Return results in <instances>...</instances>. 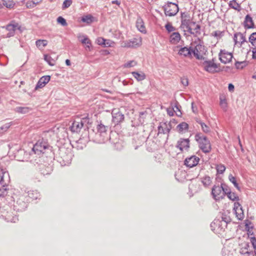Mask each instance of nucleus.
Masks as SVG:
<instances>
[{
  "label": "nucleus",
  "mask_w": 256,
  "mask_h": 256,
  "mask_svg": "<svg viewBox=\"0 0 256 256\" xmlns=\"http://www.w3.org/2000/svg\"><path fill=\"white\" fill-rule=\"evenodd\" d=\"M195 140L198 143L200 149L204 153H208L212 150L211 144L208 138L200 133L195 135Z\"/></svg>",
  "instance_id": "nucleus-1"
},
{
  "label": "nucleus",
  "mask_w": 256,
  "mask_h": 256,
  "mask_svg": "<svg viewBox=\"0 0 256 256\" xmlns=\"http://www.w3.org/2000/svg\"><path fill=\"white\" fill-rule=\"evenodd\" d=\"M120 45L122 48H137L142 45V38L136 36L128 40L120 41Z\"/></svg>",
  "instance_id": "nucleus-2"
},
{
  "label": "nucleus",
  "mask_w": 256,
  "mask_h": 256,
  "mask_svg": "<svg viewBox=\"0 0 256 256\" xmlns=\"http://www.w3.org/2000/svg\"><path fill=\"white\" fill-rule=\"evenodd\" d=\"M163 8L166 15L169 16H175L179 10L178 4L172 2H168Z\"/></svg>",
  "instance_id": "nucleus-3"
},
{
  "label": "nucleus",
  "mask_w": 256,
  "mask_h": 256,
  "mask_svg": "<svg viewBox=\"0 0 256 256\" xmlns=\"http://www.w3.org/2000/svg\"><path fill=\"white\" fill-rule=\"evenodd\" d=\"M28 206V200L24 196H20L14 204V210L18 212H22L26 209Z\"/></svg>",
  "instance_id": "nucleus-4"
},
{
  "label": "nucleus",
  "mask_w": 256,
  "mask_h": 256,
  "mask_svg": "<svg viewBox=\"0 0 256 256\" xmlns=\"http://www.w3.org/2000/svg\"><path fill=\"white\" fill-rule=\"evenodd\" d=\"M108 126L100 124L97 126L98 133L96 134L97 136H100V138L99 140L100 142H104L108 138L107 134Z\"/></svg>",
  "instance_id": "nucleus-5"
},
{
  "label": "nucleus",
  "mask_w": 256,
  "mask_h": 256,
  "mask_svg": "<svg viewBox=\"0 0 256 256\" xmlns=\"http://www.w3.org/2000/svg\"><path fill=\"white\" fill-rule=\"evenodd\" d=\"M222 184L220 186L214 185L212 189V194L216 200H219L224 198V193L222 192Z\"/></svg>",
  "instance_id": "nucleus-6"
},
{
  "label": "nucleus",
  "mask_w": 256,
  "mask_h": 256,
  "mask_svg": "<svg viewBox=\"0 0 256 256\" xmlns=\"http://www.w3.org/2000/svg\"><path fill=\"white\" fill-rule=\"evenodd\" d=\"M48 146L45 142H38L32 148V150L34 154L40 155L44 154L46 150L48 149Z\"/></svg>",
  "instance_id": "nucleus-7"
},
{
  "label": "nucleus",
  "mask_w": 256,
  "mask_h": 256,
  "mask_svg": "<svg viewBox=\"0 0 256 256\" xmlns=\"http://www.w3.org/2000/svg\"><path fill=\"white\" fill-rule=\"evenodd\" d=\"M204 53V46L202 45H197L194 48H192V55L193 54L198 60L203 59Z\"/></svg>",
  "instance_id": "nucleus-8"
},
{
  "label": "nucleus",
  "mask_w": 256,
  "mask_h": 256,
  "mask_svg": "<svg viewBox=\"0 0 256 256\" xmlns=\"http://www.w3.org/2000/svg\"><path fill=\"white\" fill-rule=\"evenodd\" d=\"M112 122L114 123L115 124H118L124 120V115L118 110H113L112 112Z\"/></svg>",
  "instance_id": "nucleus-9"
},
{
  "label": "nucleus",
  "mask_w": 256,
  "mask_h": 256,
  "mask_svg": "<svg viewBox=\"0 0 256 256\" xmlns=\"http://www.w3.org/2000/svg\"><path fill=\"white\" fill-rule=\"evenodd\" d=\"M219 57L220 62L226 64L231 61L233 56L232 53L226 50H221L219 54Z\"/></svg>",
  "instance_id": "nucleus-10"
},
{
  "label": "nucleus",
  "mask_w": 256,
  "mask_h": 256,
  "mask_svg": "<svg viewBox=\"0 0 256 256\" xmlns=\"http://www.w3.org/2000/svg\"><path fill=\"white\" fill-rule=\"evenodd\" d=\"M203 65L204 70L209 72L214 73L217 72L216 69L218 68V66L213 60H206L203 62Z\"/></svg>",
  "instance_id": "nucleus-11"
},
{
  "label": "nucleus",
  "mask_w": 256,
  "mask_h": 256,
  "mask_svg": "<svg viewBox=\"0 0 256 256\" xmlns=\"http://www.w3.org/2000/svg\"><path fill=\"white\" fill-rule=\"evenodd\" d=\"M176 148L181 152H182L184 150H188L190 148L189 139L180 138L177 142Z\"/></svg>",
  "instance_id": "nucleus-12"
},
{
  "label": "nucleus",
  "mask_w": 256,
  "mask_h": 256,
  "mask_svg": "<svg viewBox=\"0 0 256 256\" xmlns=\"http://www.w3.org/2000/svg\"><path fill=\"white\" fill-rule=\"evenodd\" d=\"M184 32H192V30H197L200 28V26L195 22L190 21L186 26L181 28Z\"/></svg>",
  "instance_id": "nucleus-13"
},
{
  "label": "nucleus",
  "mask_w": 256,
  "mask_h": 256,
  "mask_svg": "<svg viewBox=\"0 0 256 256\" xmlns=\"http://www.w3.org/2000/svg\"><path fill=\"white\" fill-rule=\"evenodd\" d=\"M6 30L10 32L20 31L22 32L24 30V27L22 26L18 23L12 21L10 24L6 26Z\"/></svg>",
  "instance_id": "nucleus-14"
},
{
  "label": "nucleus",
  "mask_w": 256,
  "mask_h": 256,
  "mask_svg": "<svg viewBox=\"0 0 256 256\" xmlns=\"http://www.w3.org/2000/svg\"><path fill=\"white\" fill-rule=\"evenodd\" d=\"M199 160L200 158L198 156H192L186 158L184 164L189 168H192L198 164Z\"/></svg>",
  "instance_id": "nucleus-15"
},
{
  "label": "nucleus",
  "mask_w": 256,
  "mask_h": 256,
  "mask_svg": "<svg viewBox=\"0 0 256 256\" xmlns=\"http://www.w3.org/2000/svg\"><path fill=\"white\" fill-rule=\"evenodd\" d=\"M234 210L235 211L236 217L238 220H242L244 218V210L242 206L238 202H235Z\"/></svg>",
  "instance_id": "nucleus-16"
},
{
  "label": "nucleus",
  "mask_w": 256,
  "mask_h": 256,
  "mask_svg": "<svg viewBox=\"0 0 256 256\" xmlns=\"http://www.w3.org/2000/svg\"><path fill=\"white\" fill-rule=\"evenodd\" d=\"M172 129L171 124L166 122H161L158 126V134H168Z\"/></svg>",
  "instance_id": "nucleus-17"
},
{
  "label": "nucleus",
  "mask_w": 256,
  "mask_h": 256,
  "mask_svg": "<svg viewBox=\"0 0 256 256\" xmlns=\"http://www.w3.org/2000/svg\"><path fill=\"white\" fill-rule=\"evenodd\" d=\"M83 126L84 123L82 120H74L70 126V129L72 132H78L80 131Z\"/></svg>",
  "instance_id": "nucleus-18"
},
{
  "label": "nucleus",
  "mask_w": 256,
  "mask_h": 256,
  "mask_svg": "<svg viewBox=\"0 0 256 256\" xmlns=\"http://www.w3.org/2000/svg\"><path fill=\"white\" fill-rule=\"evenodd\" d=\"M50 79V76H45L40 78L36 84L35 90L44 87L45 85L49 82Z\"/></svg>",
  "instance_id": "nucleus-19"
},
{
  "label": "nucleus",
  "mask_w": 256,
  "mask_h": 256,
  "mask_svg": "<svg viewBox=\"0 0 256 256\" xmlns=\"http://www.w3.org/2000/svg\"><path fill=\"white\" fill-rule=\"evenodd\" d=\"M78 38V40L82 44H86V48H88V50H90L92 44L88 37L86 36H80Z\"/></svg>",
  "instance_id": "nucleus-20"
},
{
  "label": "nucleus",
  "mask_w": 256,
  "mask_h": 256,
  "mask_svg": "<svg viewBox=\"0 0 256 256\" xmlns=\"http://www.w3.org/2000/svg\"><path fill=\"white\" fill-rule=\"evenodd\" d=\"M178 54L180 56H183L185 57L191 58L192 48L187 47L182 48L178 51Z\"/></svg>",
  "instance_id": "nucleus-21"
},
{
  "label": "nucleus",
  "mask_w": 256,
  "mask_h": 256,
  "mask_svg": "<svg viewBox=\"0 0 256 256\" xmlns=\"http://www.w3.org/2000/svg\"><path fill=\"white\" fill-rule=\"evenodd\" d=\"M181 19H182V24L180 26V28H182L184 26H186L187 24V23L190 22V17L189 14L188 12H184L181 14Z\"/></svg>",
  "instance_id": "nucleus-22"
},
{
  "label": "nucleus",
  "mask_w": 256,
  "mask_h": 256,
  "mask_svg": "<svg viewBox=\"0 0 256 256\" xmlns=\"http://www.w3.org/2000/svg\"><path fill=\"white\" fill-rule=\"evenodd\" d=\"M234 40L235 44H239L241 46L242 44L245 41L244 37L242 33H234Z\"/></svg>",
  "instance_id": "nucleus-23"
},
{
  "label": "nucleus",
  "mask_w": 256,
  "mask_h": 256,
  "mask_svg": "<svg viewBox=\"0 0 256 256\" xmlns=\"http://www.w3.org/2000/svg\"><path fill=\"white\" fill-rule=\"evenodd\" d=\"M188 124L185 122H182L178 124L176 126V130L180 133H184L188 130Z\"/></svg>",
  "instance_id": "nucleus-24"
},
{
  "label": "nucleus",
  "mask_w": 256,
  "mask_h": 256,
  "mask_svg": "<svg viewBox=\"0 0 256 256\" xmlns=\"http://www.w3.org/2000/svg\"><path fill=\"white\" fill-rule=\"evenodd\" d=\"M180 40V33H172L170 38V41L172 44H178Z\"/></svg>",
  "instance_id": "nucleus-25"
},
{
  "label": "nucleus",
  "mask_w": 256,
  "mask_h": 256,
  "mask_svg": "<svg viewBox=\"0 0 256 256\" xmlns=\"http://www.w3.org/2000/svg\"><path fill=\"white\" fill-rule=\"evenodd\" d=\"M132 76L138 80L142 81L146 78V76L144 72H132Z\"/></svg>",
  "instance_id": "nucleus-26"
},
{
  "label": "nucleus",
  "mask_w": 256,
  "mask_h": 256,
  "mask_svg": "<svg viewBox=\"0 0 256 256\" xmlns=\"http://www.w3.org/2000/svg\"><path fill=\"white\" fill-rule=\"evenodd\" d=\"M244 26L246 28H250L254 26L252 18L248 15L246 16L245 20L244 22Z\"/></svg>",
  "instance_id": "nucleus-27"
},
{
  "label": "nucleus",
  "mask_w": 256,
  "mask_h": 256,
  "mask_svg": "<svg viewBox=\"0 0 256 256\" xmlns=\"http://www.w3.org/2000/svg\"><path fill=\"white\" fill-rule=\"evenodd\" d=\"M31 108L27 106H18L14 108V111L19 114H25L31 110Z\"/></svg>",
  "instance_id": "nucleus-28"
},
{
  "label": "nucleus",
  "mask_w": 256,
  "mask_h": 256,
  "mask_svg": "<svg viewBox=\"0 0 256 256\" xmlns=\"http://www.w3.org/2000/svg\"><path fill=\"white\" fill-rule=\"evenodd\" d=\"M136 26L140 32H144L145 31L144 22L140 18H138L136 20Z\"/></svg>",
  "instance_id": "nucleus-29"
},
{
  "label": "nucleus",
  "mask_w": 256,
  "mask_h": 256,
  "mask_svg": "<svg viewBox=\"0 0 256 256\" xmlns=\"http://www.w3.org/2000/svg\"><path fill=\"white\" fill-rule=\"evenodd\" d=\"M57 58H52L51 56L46 54L44 55V60L50 66H53L56 64V61Z\"/></svg>",
  "instance_id": "nucleus-30"
},
{
  "label": "nucleus",
  "mask_w": 256,
  "mask_h": 256,
  "mask_svg": "<svg viewBox=\"0 0 256 256\" xmlns=\"http://www.w3.org/2000/svg\"><path fill=\"white\" fill-rule=\"evenodd\" d=\"M201 182L204 187H208L211 184L212 180L209 176H206L201 178Z\"/></svg>",
  "instance_id": "nucleus-31"
},
{
  "label": "nucleus",
  "mask_w": 256,
  "mask_h": 256,
  "mask_svg": "<svg viewBox=\"0 0 256 256\" xmlns=\"http://www.w3.org/2000/svg\"><path fill=\"white\" fill-rule=\"evenodd\" d=\"M28 196L32 200H36L40 196V194L37 190H30L28 192Z\"/></svg>",
  "instance_id": "nucleus-32"
},
{
  "label": "nucleus",
  "mask_w": 256,
  "mask_h": 256,
  "mask_svg": "<svg viewBox=\"0 0 256 256\" xmlns=\"http://www.w3.org/2000/svg\"><path fill=\"white\" fill-rule=\"evenodd\" d=\"M228 5L230 8L238 11H240L241 10L240 5L235 0H230Z\"/></svg>",
  "instance_id": "nucleus-33"
},
{
  "label": "nucleus",
  "mask_w": 256,
  "mask_h": 256,
  "mask_svg": "<svg viewBox=\"0 0 256 256\" xmlns=\"http://www.w3.org/2000/svg\"><path fill=\"white\" fill-rule=\"evenodd\" d=\"M93 19L94 17L88 14L82 16L81 20L82 22L89 24L93 21Z\"/></svg>",
  "instance_id": "nucleus-34"
},
{
  "label": "nucleus",
  "mask_w": 256,
  "mask_h": 256,
  "mask_svg": "<svg viewBox=\"0 0 256 256\" xmlns=\"http://www.w3.org/2000/svg\"><path fill=\"white\" fill-rule=\"evenodd\" d=\"M36 46L39 48H42L47 44V41L46 40H37L36 42Z\"/></svg>",
  "instance_id": "nucleus-35"
},
{
  "label": "nucleus",
  "mask_w": 256,
  "mask_h": 256,
  "mask_svg": "<svg viewBox=\"0 0 256 256\" xmlns=\"http://www.w3.org/2000/svg\"><path fill=\"white\" fill-rule=\"evenodd\" d=\"M228 179L234 185V186L238 190H240V188L238 186V184L236 182V178L232 174H230L228 176Z\"/></svg>",
  "instance_id": "nucleus-36"
},
{
  "label": "nucleus",
  "mask_w": 256,
  "mask_h": 256,
  "mask_svg": "<svg viewBox=\"0 0 256 256\" xmlns=\"http://www.w3.org/2000/svg\"><path fill=\"white\" fill-rule=\"evenodd\" d=\"M180 108L181 106H180L178 102L176 101V102L174 103V107L172 108V109L175 112H176V111L178 112V114H176V115L178 116H180L182 114V112L180 110Z\"/></svg>",
  "instance_id": "nucleus-37"
},
{
  "label": "nucleus",
  "mask_w": 256,
  "mask_h": 256,
  "mask_svg": "<svg viewBox=\"0 0 256 256\" xmlns=\"http://www.w3.org/2000/svg\"><path fill=\"white\" fill-rule=\"evenodd\" d=\"M228 197L232 201H238L239 200V198L238 195L234 192H230L227 195Z\"/></svg>",
  "instance_id": "nucleus-38"
},
{
  "label": "nucleus",
  "mask_w": 256,
  "mask_h": 256,
  "mask_svg": "<svg viewBox=\"0 0 256 256\" xmlns=\"http://www.w3.org/2000/svg\"><path fill=\"white\" fill-rule=\"evenodd\" d=\"M246 65V61L236 62L235 63V66L238 69H242Z\"/></svg>",
  "instance_id": "nucleus-39"
},
{
  "label": "nucleus",
  "mask_w": 256,
  "mask_h": 256,
  "mask_svg": "<svg viewBox=\"0 0 256 256\" xmlns=\"http://www.w3.org/2000/svg\"><path fill=\"white\" fill-rule=\"evenodd\" d=\"M12 122L7 123L3 125L0 128V134L4 132H6L12 126Z\"/></svg>",
  "instance_id": "nucleus-40"
},
{
  "label": "nucleus",
  "mask_w": 256,
  "mask_h": 256,
  "mask_svg": "<svg viewBox=\"0 0 256 256\" xmlns=\"http://www.w3.org/2000/svg\"><path fill=\"white\" fill-rule=\"evenodd\" d=\"M137 64V62L134 60H130L124 64V68H130L133 67Z\"/></svg>",
  "instance_id": "nucleus-41"
},
{
  "label": "nucleus",
  "mask_w": 256,
  "mask_h": 256,
  "mask_svg": "<svg viewBox=\"0 0 256 256\" xmlns=\"http://www.w3.org/2000/svg\"><path fill=\"white\" fill-rule=\"evenodd\" d=\"M250 42L253 46L256 45V33H252L249 37Z\"/></svg>",
  "instance_id": "nucleus-42"
},
{
  "label": "nucleus",
  "mask_w": 256,
  "mask_h": 256,
  "mask_svg": "<svg viewBox=\"0 0 256 256\" xmlns=\"http://www.w3.org/2000/svg\"><path fill=\"white\" fill-rule=\"evenodd\" d=\"M216 168L218 173L220 174H223L226 170V167L224 166V165L222 164L218 165L216 166Z\"/></svg>",
  "instance_id": "nucleus-43"
},
{
  "label": "nucleus",
  "mask_w": 256,
  "mask_h": 256,
  "mask_svg": "<svg viewBox=\"0 0 256 256\" xmlns=\"http://www.w3.org/2000/svg\"><path fill=\"white\" fill-rule=\"evenodd\" d=\"M198 123L200 124L204 132L207 133L210 131L209 127L207 125H206L204 122H198Z\"/></svg>",
  "instance_id": "nucleus-44"
},
{
  "label": "nucleus",
  "mask_w": 256,
  "mask_h": 256,
  "mask_svg": "<svg viewBox=\"0 0 256 256\" xmlns=\"http://www.w3.org/2000/svg\"><path fill=\"white\" fill-rule=\"evenodd\" d=\"M222 192L224 193V197L226 195H228L229 192H231L229 188L226 184H222Z\"/></svg>",
  "instance_id": "nucleus-45"
},
{
  "label": "nucleus",
  "mask_w": 256,
  "mask_h": 256,
  "mask_svg": "<svg viewBox=\"0 0 256 256\" xmlns=\"http://www.w3.org/2000/svg\"><path fill=\"white\" fill-rule=\"evenodd\" d=\"M72 4V0H65L62 4V9L68 8Z\"/></svg>",
  "instance_id": "nucleus-46"
},
{
  "label": "nucleus",
  "mask_w": 256,
  "mask_h": 256,
  "mask_svg": "<svg viewBox=\"0 0 256 256\" xmlns=\"http://www.w3.org/2000/svg\"><path fill=\"white\" fill-rule=\"evenodd\" d=\"M220 105L222 107V108L224 110H226L227 108V103L226 102V100L225 99L224 100H220Z\"/></svg>",
  "instance_id": "nucleus-47"
},
{
  "label": "nucleus",
  "mask_w": 256,
  "mask_h": 256,
  "mask_svg": "<svg viewBox=\"0 0 256 256\" xmlns=\"http://www.w3.org/2000/svg\"><path fill=\"white\" fill-rule=\"evenodd\" d=\"M106 42V39L100 37L96 40V42L98 44L104 47V43Z\"/></svg>",
  "instance_id": "nucleus-48"
},
{
  "label": "nucleus",
  "mask_w": 256,
  "mask_h": 256,
  "mask_svg": "<svg viewBox=\"0 0 256 256\" xmlns=\"http://www.w3.org/2000/svg\"><path fill=\"white\" fill-rule=\"evenodd\" d=\"M114 42L110 40L106 39V42L104 43V47H112L113 46Z\"/></svg>",
  "instance_id": "nucleus-49"
},
{
  "label": "nucleus",
  "mask_w": 256,
  "mask_h": 256,
  "mask_svg": "<svg viewBox=\"0 0 256 256\" xmlns=\"http://www.w3.org/2000/svg\"><path fill=\"white\" fill-rule=\"evenodd\" d=\"M57 21L59 24H60L63 26H64L66 24V20L62 16L58 17L57 18Z\"/></svg>",
  "instance_id": "nucleus-50"
},
{
  "label": "nucleus",
  "mask_w": 256,
  "mask_h": 256,
  "mask_svg": "<svg viewBox=\"0 0 256 256\" xmlns=\"http://www.w3.org/2000/svg\"><path fill=\"white\" fill-rule=\"evenodd\" d=\"M165 28L166 29V30L168 31V32H172L174 30V28L170 23L166 24L165 25Z\"/></svg>",
  "instance_id": "nucleus-51"
},
{
  "label": "nucleus",
  "mask_w": 256,
  "mask_h": 256,
  "mask_svg": "<svg viewBox=\"0 0 256 256\" xmlns=\"http://www.w3.org/2000/svg\"><path fill=\"white\" fill-rule=\"evenodd\" d=\"M181 83L184 86H186L188 84V78L184 77L181 78Z\"/></svg>",
  "instance_id": "nucleus-52"
},
{
  "label": "nucleus",
  "mask_w": 256,
  "mask_h": 256,
  "mask_svg": "<svg viewBox=\"0 0 256 256\" xmlns=\"http://www.w3.org/2000/svg\"><path fill=\"white\" fill-rule=\"evenodd\" d=\"M222 222L226 223V224H227L228 222H230V217L224 214L222 216Z\"/></svg>",
  "instance_id": "nucleus-53"
},
{
  "label": "nucleus",
  "mask_w": 256,
  "mask_h": 256,
  "mask_svg": "<svg viewBox=\"0 0 256 256\" xmlns=\"http://www.w3.org/2000/svg\"><path fill=\"white\" fill-rule=\"evenodd\" d=\"M250 242L254 247V248H256V238L254 237H252L250 238Z\"/></svg>",
  "instance_id": "nucleus-54"
},
{
  "label": "nucleus",
  "mask_w": 256,
  "mask_h": 256,
  "mask_svg": "<svg viewBox=\"0 0 256 256\" xmlns=\"http://www.w3.org/2000/svg\"><path fill=\"white\" fill-rule=\"evenodd\" d=\"M234 86L232 84H230L228 86V89L230 92L233 91L234 90Z\"/></svg>",
  "instance_id": "nucleus-55"
},
{
  "label": "nucleus",
  "mask_w": 256,
  "mask_h": 256,
  "mask_svg": "<svg viewBox=\"0 0 256 256\" xmlns=\"http://www.w3.org/2000/svg\"><path fill=\"white\" fill-rule=\"evenodd\" d=\"M252 58L256 59V48H252Z\"/></svg>",
  "instance_id": "nucleus-56"
},
{
  "label": "nucleus",
  "mask_w": 256,
  "mask_h": 256,
  "mask_svg": "<svg viewBox=\"0 0 256 256\" xmlns=\"http://www.w3.org/2000/svg\"><path fill=\"white\" fill-rule=\"evenodd\" d=\"M102 54L105 56L108 55L110 54V52L108 50H105L102 51Z\"/></svg>",
  "instance_id": "nucleus-57"
},
{
  "label": "nucleus",
  "mask_w": 256,
  "mask_h": 256,
  "mask_svg": "<svg viewBox=\"0 0 256 256\" xmlns=\"http://www.w3.org/2000/svg\"><path fill=\"white\" fill-rule=\"evenodd\" d=\"M220 222L219 220H214V222H212L210 224L211 226V227H212L213 226V224L214 225L216 224H219L218 223Z\"/></svg>",
  "instance_id": "nucleus-58"
},
{
  "label": "nucleus",
  "mask_w": 256,
  "mask_h": 256,
  "mask_svg": "<svg viewBox=\"0 0 256 256\" xmlns=\"http://www.w3.org/2000/svg\"><path fill=\"white\" fill-rule=\"evenodd\" d=\"M10 214L8 212V214L6 215H2L3 216H4L6 217V219L8 221L10 220Z\"/></svg>",
  "instance_id": "nucleus-59"
},
{
  "label": "nucleus",
  "mask_w": 256,
  "mask_h": 256,
  "mask_svg": "<svg viewBox=\"0 0 256 256\" xmlns=\"http://www.w3.org/2000/svg\"><path fill=\"white\" fill-rule=\"evenodd\" d=\"M112 3L113 4H116L118 6H119L120 4V2L118 1V0H113L112 2Z\"/></svg>",
  "instance_id": "nucleus-60"
},
{
  "label": "nucleus",
  "mask_w": 256,
  "mask_h": 256,
  "mask_svg": "<svg viewBox=\"0 0 256 256\" xmlns=\"http://www.w3.org/2000/svg\"><path fill=\"white\" fill-rule=\"evenodd\" d=\"M66 64L67 66H70V64H70V61L69 60H68V59L66 60Z\"/></svg>",
  "instance_id": "nucleus-61"
},
{
  "label": "nucleus",
  "mask_w": 256,
  "mask_h": 256,
  "mask_svg": "<svg viewBox=\"0 0 256 256\" xmlns=\"http://www.w3.org/2000/svg\"><path fill=\"white\" fill-rule=\"evenodd\" d=\"M146 114V112H140V118H142V116Z\"/></svg>",
  "instance_id": "nucleus-62"
},
{
  "label": "nucleus",
  "mask_w": 256,
  "mask_h": 256,
  "mask_svg": "<svg viewBox=\"0 0 256 256\" xmlns=\"http://www.w3.org/2000/svg\"><path fill=\"white\" fill-rule=\"evenodd\" d=\"M14 36L13 33H8V34L7 37H10Z\"/></svg>",
  "instance_id": "nucleus-63"
},
{
  "label": "nucleus",
  "mask_w": 256,
  "mask_h": 256,
  "mask_svg": "<svg viewBox=\"0 0 256 256\" xmlns=\"http://www.w3.org/2000/svg\"><path fill=\"white\" fill-rule=\"evenodd\" d=\"M168 114L170 116H172L173 115V112H169L168 110Z\"/></svg>",
  "instance_id": "nucleus-64"
}]
</instances>
